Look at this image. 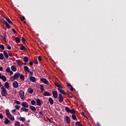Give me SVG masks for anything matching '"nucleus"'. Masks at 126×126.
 I'll use <instances>...</instances> for the list:
<instances>
[{
    "label": "nucleus",
    "mask_w": 126,
    "mask_h": 126,
    "mask_svg": "<svg viewBox=\"0 0 126 126\" xmlns=\"http://www.w3.org/2000/svg\"><path fill=\"white\" fill-rule=\"evenodd\" d=\"M1 95L2 96L5 97V96H7V92H6V89L4 87L2 86L1 87Z\"/></svg>",
    "instance_id": "nucleus-1"
},
{
    "label": "nucleus",
    "mask_w": 126,
    "mask_h": 126,
    "mask_svg": "<svg viewBox=\"0 0 126 126\" xmlns=\"http://www.w3.org/2000/svg\"><path fill=\"white\" fill-rule=\"evenodd\" d=\"M20 75V73H15L14 75L13 76L10 77V79L12 80L13 81H14L16 78H18Z\"/></svg>",
    "instance_id": "nucleus-2"
},
{
    "label": "nucleus",
    "mask_w": 126,
    "mask_h": 126,
    "mask_svg": "<svg viewBox=\"0 0 126 126\" xmlns=\"http://www.w3.org/2000/svg\"><path fill=\"white\" fill-rule=\"evenodd\" d=\"M58 99L60 103H62V102H63V95L62 94H59Z\"/></svg>",
    "instance_id": "nucleus-3"
},
{
    "label": "nucleus",
    "mask_w": 126,
    "mask_h": 126,
    "mask_svg": "<svg viewBox=\"0 0 126 126\" xmlns=\"http://www.w3.org/2000/svg\"><path fill=\"white\" fill-rule=\"evenodd\" d=\"M19 95L22 100H24V92L23 91H20L19 92Z\"/></svg>",
    "instance_id": "nucleus-4"
},
{
    "label": "nucleus",
    "mask_w": 126,
    "mask_h": 126,
    "mask_svg": "<svg viewBox=\"0 0 126 126\" xmlns=\"http://www.w3.org/2000/svg\"><path fill=\"white\" fill-rule=\"evenodd\" d=\"M40 81H41V82H43V83H44V84H46L47 85H49V84H50L49 83V81H48V80H47V79L45 78L40 79Z\"/></svg>",
    "instance_id": "nucleus-5"
},
{
    "label": "nucleus",
    "mask_w": 126,
    "mask_h": 126,
    "mask_svg": "<svg viewBox=\"0 0 126 126\" xmlns=\"http://www.w3.org/2000/svg\"><path fill=\"white\" fill-rule=\"evenodd\" d=\"M6 72H7V73H9L10 72V75L11 76V75H12V74H13V72L11 70H10V67H7L6 68Z\"/></svg>",
    "instance_id": "nucleus-6"
},
{
    "label": "nucleus",
    "mask_w": 126,
    "mask_h": 126,
    "mask_svg": "<svg viewBox=\"0 0 126 126\" xmlns=\"http://www.w3.org/2000/svg\"><path fill=\"white\" fill-rule=\"evenodd\" d=\"M7 117L11 121H14V117L11 114H7Z\"/></svg>",
    "instance_id": "nucleus-7"
},
{
    "label": "nucleus",
    "mask_w": 126,
    "mask_h": 126,
    "mask_svg": "<svg viewBox=\"0 0 126 126\" xmlns=\"http://www.w3.org/2000/svg\"><path fill=\"white\" fill-rule=\"evenodd\" d=\"M0 79H2V81H3L4 82H5V81H6V77L4 75L1 76V73H0Z\"/></svg>",
    "instance_id": "nucleus-8"
},
{
    "label": "nucleus",
    "mask_w": 126,
    "mask_h": 126,
    "mask_svg": "<svg viewBox=\"0 0 126 126\" xmlns=\"http://www.w3.org/2000/svg\"><path fill=\"white\" fill-rule=\"evenodd\" d=\"M22 106L23 108H28L29 107V105H28V103L26 102H22Z\"/></svg>",
    "instance_id": "nucleus-9"
},
{
    "label": "nucleus",
    "mask_w": 126,
    "mask_h": 126,
    "mask_svg": "<svg viewBox=\"0 0 126 126\" xmlns=\"http://www.w3.org/2000/svg\"><path fill=\"white\" fill-rule=\"evenodd\" d=\"M13 86L14 88H18L19 85H18V82L15 81L13 83Z\"/></svg>",
    "instance_id": "nucleus-10"
},
{
    "label": "nucleus",
    "mask_w": 126,
    "mask_h": 126,
    "mask_svg": "<svg viewBox=\"0 0 126 126\" xmlns=\"http://www.w3.org/2000/svg\"><path fill=\"white\" fill-rule=\"evenodd\" d=\"M52 94L55 99H57V98H58V91H53L52 92Z\"/></svg>",
    "instance_id": "nucleus-11"
},
{
    "label": "nucleus",
    "mask_w": 126,
    "mask_h": 126,
    "mask_svg": "<svg viewBox=\"0 0 126 126\" xmlns=\"http://www.w3.org/2000/svg\"><path fill=\"white\" fill-rule=\"evenodd\" d=\"M54 84H55V86H57V87L58 88V89H63V87L59 83H55Z\"/></svg>",
    "instance_id": "nucleus-12"
},
{
    "label": "nucleus",
    "mask_w": 126,
    "mask_h": 126,
    "mask_svg": "<svg viewBox=\"0 0 126 126\" xmlns=\"http://www.w3.org/2000/svg\"><path fill=\"white\" fill-rule=\"evenodd\" d=\"M50 105H53L54 104V99L52 97H49L48 99Z\"/></svg>",
    "instance_id": "nucleus-13"
},
{
    "label": "nucleus",
    "mask_w": 126,
    "mask_h": 126,
    "mask_svg": "<svg viewBox=\"0 0 126 126\" xmlns=\"http://www.w3.org/2000/svg\"><path fill=\"white\" fill-rule=\"evenodd\" d=\"M3 23L5 24L6 27H7V28H8V29H10V25H9V24H8V23H7V22L6 21H4L3 22Z\"/></svg>",
    "instance_id": "nucleus-14"
},
{
    "label": "nucleus",
    "mask_w": 126,
    "mask_h": 126,
    "mask_svg": "<svg viewBox=\"0 0 126 126\" xmlns=\"http://www.w3.org/2000/svg\"><path fill=\"white\" fill-rule=\"evenodd\" d=\"M65 120L67 124H69L70 123V118L68 116H65Z\"/></svg>",
    "instance_id": "nucleus-15"
},
{
    "label": "nucleus",
    "mask_w": 126,
    "mask_h": 126,
    "mask_svg": "<svg viewBox=\"0 0 126 126\" xmlns=\"http://www.w3.org/2000/svg\"><path fill=\"white\" fill-rule=\"evenodd\" d=\"M63 89H58V91L61 93V94H63V95H65L66 93L63 91V90H62Z\"/></svg>",
    "instance_id": "nucleus-16"
},
{
    "label": "nucleus",
    "mask_w": 126,
    "mask_h": 126,
    "mask_svg": "<svg viewBox=\"0 0 126 126\" xmlns=\"http://www.w3.org/2000/svg\"><path fill=\"white\" fill-rule=\"evenodd\" d=\"M30 80H31V81H32V82H35V81H36V78L34 77H30Z\"/></svg>",
    "instance_id": "nucleus-17"
},
{
    "label": "nucleus",
    "mask_w": 126,
    "mask_h": 126,
    "mask_svg": "<svg viewBox=\"0 0 126 126\" xmlns=\"http://www.w3.org/2000/svg\"><path fill=\"white\" fill-rule=\"evenodd\" d=\"M4 86L6 89H8L9 88V83L6 82L4 83Z\"/></svg>",
    "instance_id": "nucleus-18"
},
{
    "label": "nucleus",
    "mask_w": 126,
    "mask_h": 126,
    "mask_svg": "<svg viewBox=\"0 0 126 126\" xmlns=\"http://www.w3.org/2000/svg\"><path fill=\"white\" fill-rule=\"evenodd\" d=\"M30 109L32 111V112H35V111H36V108L33 106H30Z\"/></svg>",
    "instance_id": "nucleus-19"
},
{
    "label": "nucleus",
    "mask_w": 126,
    "mask_h": 126,
    "mask_svg": "<svg viewBox=\"0 0 126 126\" xmlns=\"http://www.w3.org/2000/svg\"><path fill=\"white\" fill-rule=\"evenodd\" d=\"M11 69H12V71H14V72L16 71V69H17L16 66H15V65H12Z\"/></svg>",
    "instance_id": "nucleus-20"
},
{
    "label": "nucleus",
    "mask_w": 126,
    "mask_h": 126,
    "mask_svg": "<svg viewBox=\"0 0 126 126\" xmlns=\"http://www.w3.org/2000/svg\"><path fill=\"white\" fill-rule=\"evenodd\" d=\"M4 123L5 125H8L9 123H10V121H9L7 118H5Z\"/></svg>",
    "instance_id": "nucleus-21"
},
{
    "label": "nucleus",
    "mask_w": 126,
    "mask_h": 126,
    "mask_svg": "<svg viewBox=\"0 0 126 126\" xmlns=\"http://www.w3.org/2000/svg\"><path fill=\"white\" fill-rule=\"evenodd\" d=\"M24 69L25 71H27L28 72H29V71H30V70H29V68L27 66H24Z\"/></svg>",
    "instance_id": "nucleus-22"
},
{
    "label": "nucleus",
    "mask_w": 126,
    "mask_h": 126,
    "mask_svg": "<svg viewBox=\"0 0 126 126\" xmlns=\"http://www.w3.org/2000/svg\"><path fill=\"white\" fill-rule=\"evenodd\" d=\"M3 54L4 56L6 58V59H8V54H7V53H6V51H3Z\"/></svg>",
    "instance_id": "nucleus-23"
},
{
    "label": "nucleus",
    "mask_w": 126,
    "mask_h": 126,
    "mask_svg": "<svg viewBox=\"0 0 126 126\" xmlns=\"http://www.w3.org/2000/svg\"><path fill=\"white\" fill-rule=\"evenodd\" d=\"M20 50H21L22 51H25L26 48H25V47L23 46V45H21L20 47Z\"/></svg>",
    "instance_id": "nucleus-24"
},
{
    "label": "nucleus",
    "mask_w": 126,
    "mask_h": 126,
    "mask_svg": "<svg viewBox=\"0 0 126 126\" xmlns=\"http://www.w3.org/2000/svg\"><path fill=\"white\" fill-rule=\"evenodd\" d=\"M15 41L16 42V43H20V39H19V38L16 37L15 38Z\"/></svg>",
    "instance_id": "nucleus-25"
},
{
    "label": "nucleus",
    "mask_w": 126,
    "mask_h": 126,
    "mask_svg": "<svg viewBox=\"0 0 126 126\" xmlns=\"http://www.w3.org/2000/svg\"><path fill=\"white\" fill-rule=\"evenodd\" d=\"M19 77H20V79H21V80H22V81H24L25 77H24V75L20 74Z\"/></svg>",
    "instance_id": "nucleus-26"
},
{
    "label": "nucleus",
    "mask_w": 126,
    "mask_h": 126,
    "mask_svg": "<svg viewBox=\"0 0 126 126\" xmlns=\"http://www.w3.org/2000/svg\"><path fill=\"white\" fill-rule=\"evenodd\" d=\"M21 111H23V112H28L29 110L27 108H25V107H22L21 108Z\"/></svg>",
    "instance_id": "nucleus-27"
},
{
    "label": "nucleus",
    "mask_w": 126,
    "mask_h": 126,
    "mask_svg": "<svg viewBox=\"0 0 126 126\" xmlns=\"http://www.w3.org/2000/svg\"><path fill=\"white\" fill-rule=\"evenodd\" d=\"M44 96H51V94L48 92H45L43 94Z\"/></svg>",
    "instance_id": "nucleus-28"
},
{
    "label": "nucleus",
    "mask_w": 126,
    "mask_h": 126,
    "mask_svg": "<svg viewBox=\"0 0 126 126\" xmlns=\"http://www.w3.org/2000/svg\"><path fill=\"white\" fill-rule=\"evenodd\" d=\"M65 110L66 111V112H67V113H70V109L67 106H66L65 108Z\"/></svg>",
    "instance_id": "nucleus-29"
},
{
    "label": "nucleus",
    "mask_w": 126,
    "mask_h": 126,
    "mask_svg": "<svg viewBox=\"0 0 126 126\" xmlns=\"http://www.w3.org/2000/svg\"><path fill=\"white\" fill-rule=\"evenodd\" d=\"M36 103L38 106H41V100L38 99L36 101Z\"/></svg>",
    "instance_id": "nucleus-30"
},
{
    "label": "nucleus",
    "mask_w": 126,
    "mask_h": 126,
    "mask_svg": "<svg viewBox=\"0 0 126 126\" xmlns=\"http://www.w3.org/2000/svg\"><path fill=\"white\" fill-rule=\"evenodd\" d=\"M23 61L25 62V63H27L28 62V57L26 56L23 59Z\"/></svg>",
    "instance_id": "nucleus-31"
},
{
    "label": "nucleus",
    "mask_w": 126,
    "mask_h": 126,
    "mask_svg": "<svg viewBox=\"0 0 126 126\" xmlns=\"http://www.w3.org/2000/svg\"><path fill=\"white\" fill-rule=\"evenodd\" d=\"M72 118L73 120H74L75 121H77V119L76 118V116H75V115L73 114L72 115Z\"/></svg>",
    "instance_id": "nucleus-32"
},
{
    "label": "nucleus",
    "mask_w": 126,
    "mask_h": 126,
    "mask_svg": "<svg viewBox=\"0 0 126 126\" xmlns=\"http://www.w3.org/2000/svg\"><path fill=\"white\" fill-rule=\"evenodd\" d=\"M6 20L7 21V22H8V23H10V24H13L12 23V22H11V21H10V19H9V18H6Z\"/></svg>",
    "instance_id": "nucleus-33"
},
{
    "label": "nucleus",
    "mask_w": 126,
    "mask_h": 126,
    "mask_svg": "<svg viewBox=\"0 0 126 126\" xmlns=\"http://www.w3.org/2000/svg\"><path fill=\"white\" fill-rule=\"evenodd\" d=\"M4 57H3V54L2 53L0 54V60H3Z\"/></svg>",
    "instance_id": "nucleus-34"
},
{
    "label": "nucleus",
    "mask_w": 126,
    "mask_h": 126,
    "mask_svg": "<svg viewBox=\"0 0 126 126\" xmlns=\"http://www.w3.org/2000/svg\"><path fill=\"white\" fill-rule=\"evenodd\" d=\"M70 113L71 114H75V110L74 109L70 110Z\"/></svg>",
    "instance_id": "nucleus-35"
},
{
    "label": "nucleus",
    "mask_w": 126,
    "mask_h": 126,
    "mask_svg": "<svg viewBox=\"0 0 126 126\" xmlns=\"http://www.w3.org/2000/svg\"><path fill=\"white\" fill-rule=\"evenodd\" d=\"M28 92H29L30 93H33V89H32V88H30L28 89Z\"/></svg>",
    "instance_id": "nucleus-36"
},
{
    "label": "nucleus",
    "mask_w": 126,
    "mask_h": 126,
    "mask_svg": "<svg viewBox=\"0 0 126 126\" xmlns=\"http://www.w3.org/2000/svg\"><path fill=\"white\" fill-rule=\"evenodd\" d=\"M15 126H20V122H17L15 124Z\"/></svg>",
    "instance_id": "nucleus-37"
},
{
    "label": "nucleus",
    "mask_w": 126,
    "mask_h": 126,
    "mask_svg": "<svg viewBox=\"0 0 126 126\" xmlns=\"http://www.w3.org/2000/svg\"><path fill=\"white\" fill-rule=\"evenodd\" d=\"M40 90H41V91H44V86H43L42 85H40Z\"/></svg>",
    "instance_id": "nucleus-38"
},
{
    "label": "nucleus",
    "mask_w": 126,
    "mask_h": 126,
    "mask_svg": "<svg viewBox=\"0 0 126 126\" xmlns=\"http://www.w3.org/2000/svg\"><path fill=\"white\" fill-rule=\"evenodd\" d=\"M20 120L22 121V122H25L26 119L24 117H20Z\"/></svg>",
    "instance_id": "nucleus-39"
},
{
    "label": "nucleus",
    "mask_w": 126,
    "mask_h": 126,
    "mask_svg": "<svg viewBox=\"0 0 126 126\" xmlns=\"http://www.w3.org/2000/svg\"><path fill=\"white\" fill-rule=\"evenodd\" d=\"M28 72L30 74V76H31V77L33 76V72H31V71H30Z\"/></svg>",
    "instance_id": "nucleus-40"
},
{
    "label": "nucleus",
    "mask_w": 126,
    "mask_h": 126,
    "mask_svg": "<svg viewBox=\"0 0 126 126\" xmlns=\"http://www.w3.org/2000/svg\"><path fill=\"white\" fill-rule=\"evenodd\" d=\"M0 48L2 50H4V46H3L2 44L0 45Z\"/></svg>",
    "instance_id": "nucleus-41"
},
{
    "label": "nucleus",
    "mask_w": 126,
    "mask_h": 126,
    "mask_svg": "<svg viewBox=\"0 0 126 126\" xmlns=\"http://www.w3.org/2000/svg\"><path fill=\"white\" fill-rule=\"evenodd\" d=\"M31 104L32 105H34L35 104H36V101H35V100H32Z\"/></svg>",
    "instance_id": "nucleus-42"
},
{
    "label": "nucleus",
    "mask_w": 126,
    "mask_h": 126,
    "mask_svg": "<svg viewBox=\"0 0 126 126\" xmlns=\"http://www.w3.org/2000/svg\"><path fill=\"white\" fill-rule=\"evenodd\" d=\"M15 102L16 103V104H17V105H20V101H19L18 100H15Z\"/></svg>",
    "instance_id": "nucleus-43"
},
{
    "label": "nucleus",
    "mask_w": 126,
    "mask_h": 126,
    "mask_svg": "<svg viewBox=\"0 0 126 126\" xmlns=\"http://www.w3.org/2000/svg\"><path fill=\"white\" fill-rule=\"evenodd\" d=\"M15 107L16 109H17V110L20 109V106H19V105H17Z\"/></svg>",
    "instance_id": "nucleus-44"
},
{
    "label": "nucleus",
    "mask_w": 126,
    "mask_h": 126,
    "mask_svg": "<svg viewBox=\"0 0 126 126\" xmlns=\"http://www.w3.org/2000/svg\"><path fill=\"white\" fill-rule=\"evenodd\" d=\"M22 41L23 43H25V41L26 40H25V38L24 37H22Z\"/></svg>",
    "instance_id": "nucleus-45"
},
{
    "label": "nucleus",
    "mask_w": 126,
    "mask_h": 126,
    "mask_svg": "<svg viewBox=\"0 0 126 126\" xmlns=\"http://www.w3.org/2000/svg\"><path fill=\"white\" fill-rule=\"evenodd\" d=\"M82 115L83 117H85V118H86L87 119H88V118H87V116H85V114L84 113V112H82Z\"/></svg>",
    "instance_id": "nucleus-46"
},
{
    "label": "nucleus",
    "mask_w": 126,
    "mask_h": 126,
    "mask_svg": "<svg viewBox=\"0 0 126 126\" xmlns=\"http://www.w3.org/2000/svg\"><path fill=\"white\" fill-rule=\"evenodd\" d=\"M33 63H34L35 64H38V61L37 60H34L33 62Z\"/></svg>",
    "instance_id": "nucleus-47"
},
{
    "label": "nucleus",
    "mask_w": 126,
    "mask_h": 126,
    "mask_svg": "<svg viewBox=\"0 0 126 126\" xmlns=\"http://www.w3.org/2000/svg\"><path fill=\"white\" fill-rule=\"evenodd\" d=\"M20 19L21 21H24V20H25V18L24 17H20Z\"/></svg>",
    "instance_id": "nucleus-48"
},
{
    "label": "nucleus",
    "mask_w": 126,
    "mask_h": 126,
    "mask_svg": "<svg viewBox=\"0 0 126 126\" xmlns=\"http://www.w3.org/2000/svg\"><path fill=\"white\" fill-rule=\"evenodd\" d=\"M38 60L41 62V61H42V57L41 56H39L38 57Z\"/></svg>",
    "instance_id": "nucleus-49"
},
{
    "label": "nucleus",
    "mask_w": 126,
    "mask_h": 126,
    "mask_svg": "<svg viewBox=\"0 0 126 126\" xmlns=\"http://www.w3.org/2000/svg\"><path fill=\"white\" fill-rule=\"evenodd\" d=\"M12 30L13 32V33H14V34H16V31H15V30L14 29H12Z\"/></svg>",
    "instance_id": "nucleus-50"
},
{
    "label": "nucleus",
    "mask_w": 126,
    "mask_h": 126,
    "mask_svg": "<svg viewBox=\"0 0 126 126\" xmlns=\"http://www.w3.org/2000/svg\"><path fill=\"white\" fill-rule=\"evenodd\" d=\"M3 118V116L2 114L0 113V119H2Z\"/></svg>",
    "instance_id": "nucleus-51"
},
{
    "label": "nucleus",
    "mask_w": 126,
    "mask_h": 126,
    "mask_svg": "<svg viewBox=\"0 0 126 126\" xmlns=\"http://www.w3.org/2000/svg\"><path fill=\"white\" fill-rule=\"evenodd\" d=\"M67 86L72 87V86H71V85H70V84L67 83Z\"/></svg>",
    "instance_id": "nucleus-52"
},
{
    "label": "nucleus",
    "mask_w": 126,
    "mask_h": 126,
    "mask_svg": "<svg viewBox=\"0 0 126 126\" xmlns=\"http://www.w3.org/2000/svg\"><path fill=\"white\" fill-rule=\"evenodd\" d=\"M29 64H30V65H33V62H30Z\"/></svg>",
    "instance_id": "nucleus-53"
},
{
    "label": "nucleus",
    "mask_w": 126,
    "mask_h": 126,
    "mask_svg": "<svg viewBox=\"0 0 126 126\" xmlns=\"http://www.w3.org/2000/svg\"><path fill=\"white\" fill-rule=\"evenodd\" d=\"M15 112H16V109H13L12 110V113H15Z\"/></svg>",
    "instance_id": "nucleus-54"
},
{
    "label": "nucleus",
    "mask_w": 126,
    "mask_h": 126,
    "mask_svg": "<svg viewBox=\"0 0 126 126\" xmlns=\"http://www.w3.org/2000/svg\"><path fill=\"white\" fill-rule=\"evenodd\" d=\"M76 125H79H79H81V124H80V123L79 122H76Z\"/></svg>",
    "instance_id": "nucleus-55"
},
{
    "label": "nucleus",
    "mask_w": 126,
    "mask_h": 126,
    "mask_svg": "<svg viewBox=\"0 0 126 126\" xmlns=\"http://www.w3.org/2000/svg\"><path fill=\"white\" fill-rule=\"evenodd\" d=\"M7 49H8V50H11V47L9 46L7 47Z\"/></svg>",
    "instance_id": "nucleus-56"
},
{
    "label": "nucleus",
    "mask_w": 126,
    "mask_h": 126,
    "mask_svg": "<svg viewBox=\"0 0 126 126\" xmlns=\"http://www.w3.org/2000/svg\"><path fill=\"white\" fill-rule=\"evenodd\" d=\"M2 69H3V68L2 66L0 67V71H2Z\"/></svg>",
    "instance_id": "nucleus-57"
},
{
    "label": "nucleus",
    "mask_w": 126,
    "mask_h": 126,
    "mask_svg": "<svg viewBox=\"0 0 126 126\" xmlns=\"http://www.w3.org/2000/svg\"><path fill=\"white\" fill-rule=\"evenodd\" d=\"M23 64H24V65H27V63L25 62V63H22Z\"/></svg>",
    "instance_id": "nucleus-58"
},
{
    "label": "nucleus",
    "mask_w": 126,
    "mask_h": 126,
    "mask_svg": "<svg viewBox=\"0 0 126 126\" xmlns=\"http://www.w3.org/2000/svg\"><path fill=\"white\" fill-rule=\"evenodd\" d=\"M73 89H74L73 88V87H72H72H71V89H70L71 91H73Z\"/></svg>",
    "instance_id": "nucleus-59"
},
{
    "label": "nucleus",
    "mask_w": 126,
    "mask_h": 126,
    "mask_svg": "<svg viewBox=\"0 0 126 126\" xmlns=\"http://www.w3.org/2000/svg\"><path fill=\"white\" fill-rule=\"evenodd\" d=\"M39 114L40 115H43V111H40Z\"/></svg>",
    "instance_id": "nucleus-60"
},
{
    "label": "nucleus",
    "mask_w": 126,
    "mask_h": 126,
    "mask_svg": "<svg viewBox=\"0 0 126 126\" xmlns=\"http://www.w3.org/2000/svg\"><path fill=\"white\" fill-rule=\"evenodd\" d=\"M6 34H5V33H4L3 38H6Z\"/></svg>",
    "instance_id": "nucleus-61"
},
{
    "label": "nucleus",
    "mask_w": 126,
    "mask_h": 126,
    "mask_svg": "<svg viewBox=\"0 0 126 126\" xmlns=\"http://www.w3.org/2000/svg\"><path fill=\"white\" fill-rule=\"evenodd\" d=\"M3 40L5 41V42L6 41V37H3Z\"/></svg>",
    "instance_id": "nucleus-62"
},
{
    "label": "nucleus",
    "mask_w": 126,
    "mask_h": 126,
    "mask_svg": "<svg viewBox=\"0 0 126 126\" xmlns=\"http://www.w3.org/2000/svg\"><path fill=\"white\" fill-rule=\"evenodd\" d=\"M9 57H12V54L11 53L9 54Z\"/></svg>",
    "instance_id": "nucleus-63"
},
{
    "label": "nucleus",
    "mask_w": 126,
    "mask_h": 126,
    "mask_svg": "<svg viewBox=\"0 0 126 126\" xmlns=\"http://www.w3.org/2000/svg\"><path fill=\"white\" fill-rule=\"evenodd\" d=\"M18 65H19V66H21L22 65V64H21L20 63H18Z\"/></svg>",
    "instance_id": "nucleus-64"
}]
</instances>
